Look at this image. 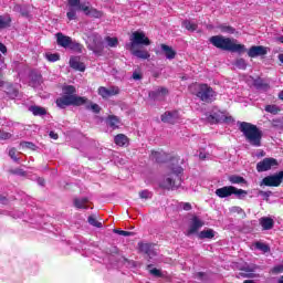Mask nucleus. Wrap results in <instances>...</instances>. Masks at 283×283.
Segmentation results:
<instances>
[{"instance_id":"nucleus-1","label":"nucleus","mask_w":283,"mask_h":283,"mask_svg":"<svg viewBox=\"0 0 283 283\" xmlns=\"http://www.w3.org/2000/svg\"><path fill=\"white\" fill-rule=\"evenodd\" d=\"M176 163H178V158H172V163L168 167V172L160 182V187H163V189H178V187L182 185L184 169Z\"/></svg>"},{"instance_id":"nucleus-2","label":"nucleus","mask_w":283,"mask_h":283,"mask_svg":"<svg viewBox=\"0 0 283 283\" xmlns=\"http://www.w3.org/2000/svg\"><path fill=\"white\" fill-rule=\"evenodd\" d=\"M62 92L64 95L56 99V105L61 109H65V107H70V105L78 107L87 103V97L76 95V87L72 85L63 86Z\"/></svg>"},{"instance_id":"nucleus-3","label":"nucleus","mask_w":283,"mask_h":283,"mask_svg":"<svg viewBox=\"0 0 283 283\" xmlns=\"http://www.w3.org/2000/svg\"><path fill=\"white\" fill-rule=\"evenodd\" d=\"M209 41L214 48L224 50L226 52H237V54H244V52H247V46L238 43V40L235 39L213 35L209 39Z\"/></svg>"},{"instance_id":"nucleus-4","label":"nucleus","mask_w":283,"mask_h":283,"mask_svg":"<svg viewBox=\"0 0 283 283\" xmlns=\"http://www.w3.org/2000/svg\"><path fill=\"white\" fill-rule=\"evenodd\" d=\"M239 129L243 133V136L249 145L252 147L262 146V130H260L258 126L251 123L242 122L240 123Z\"/></svg>"},{"instance_id":"nucleus-5","label":"nucleus","mask_w":283,"mask_h":283,"mask_svg":"<svg viewBox=\"0 0 283 283\" xmlns=\"http://www.w3.org/2000/svg\"><path fill=\"white\" fill-rule=\"evenodd\" d=\"M191 94H195L203 103H213V99L218 94L207 84H192L189 86Z\"/></svg>"},{"instance_id":"nucleus-6","label":"nucleus","mask_w":283,"mask_h":283,"mask_svg":"<svg viewBox=\"0 0 283 283\" xmlns=\"http://www.w3.org/2000/svg\"><path fill=\"white\" fill-rule=\"evenodd\" d=\"M205 119L210 125H216V123H233V117L218 108H213L210 113L206 114Z\"/></svg>"},{"instance_id":"nucleus-7","label":"nucleus","mask_w":283,"mask_h":283,"mask_svg":"<svg viewBox=\"0 0 283 283\" xmlns=\"http://www.w3.org/2000/svg\"><path fill=\"white\" fill-rule=\"evenodd\" d=\"M81 10L82 12H88L90 3H81V0H69V11L66 13L69 21H74L76 19V12Z\"/></svg>"},{"instance_id":"nucleus-8","label":"nucleus","mask_w":283,"mask_h":283,"mask_svg":"<svg viewBox=\"0 0 283 283\" xmlns=\"http://www.w3.org/2000/svg\"><path fill=\"white\" fill-rule=\"evenodd\" d=\"M137 45H151L149 38L143 31H135L130 35V43L126 44L127 50H134Z\"/></svg>"},{"instance_id":"nucleus-9","label":"nucleus","mask_w":283,"mask_h":283,"mask_svg":"<svg viewBox=\"0 0 283 283\" xmlns=\"http://www.w3.org/2000/svg\"><path fill=\"white\" fill-rule=\"evenodd\" d=\"M57 45L65 48L66 50H74L75 52H81L83 46L76 41H72V38L64 35L63 33H56Z\"/></svg>"},{"instance_id":"nucleus-10","label":"nucleus","mask_w":283,"mask_h":283,"mask_svg":"<svg viewBox=\"0 0 283 283\" xmlns=\"http://www.w3.org/2000/svg\"><path fill=\"white\" fill-rule=\"evenodd\" d=\"M88 49L94 52L97 56L103 54V40H101V35L96 33H92L86 41Z\"/></svg>"},{"instance_id":"nucleus-11","label":"nucleus","mask_w":283,"mask_h":283,"mask_svg":"<svg viewBox=\"0 0 283 283\" xmlns=\"http://www.w3.org/2000/svg\"><path fill=\"white\" fill-rule=\"evenodd\" d=\"M282 180L283 170L277 174L264 177L260 182V187H280V185H282Z\"/></svg>"},{"instance_id":"nucleus-12","label":"nucleus","mask_w":283,"mask_h":283,"mask_svg":"<svg viewBox=\"0 0 283 283\" xmlns=\"http://www.w3.org/2000/svg\"><path fill=\"white\" fill-rule=\"evenodd\" d=\"M277 165H280L277 163V159L273 157L264 158L256 164V171H259V174L270 171V169H273V167H277Z\"/></svg>"},{"instance_id":"nucleus-13","label":"nucleus","mask_w":283,"mask_h":283,"mask_svg":"<svg viewBox=\"0 0 283 283\" xmlns=\"http://www.w3.org/2000/svg\"><path fill=\"white\" fill-rule=\"evenodd\" d=\"M202 227H205V221L198 217H192L186 235H196V233L198 234V231H200Z\"/></svg>"},{"instance_id":"nucleus-14","label":"nucleus","mask_w":283,"mask_h":283,"mask_svg":"<svg viewBox=\"0 0 283 283\" xmlns=\"http://www.w3.org/2000/svg\"><path fill=\"white\" fill-rule=\"evenodd\" d=\"M181 118H182V115L178 111H172V112L168 111L161 115L163 123H169L170 125L180 123Z\"/></svg>"},{"instance_id":"nucleus-15","label":"nucleus","mask_w":283,"mask_h":283,"mask_svg":"<svg viewBox=\"0 0 283 283\" xmlns=\"http://www.w3.org/2000/svg\"><path fill=\"white\" fill-rule=\"evenodd\" d=\"M119 93H120V88H118V86H111L108 88L101 86L98 88V94L99 96H102V98H109V96H116Z\"/></svg>"},{"instance_id":"nucleus-16","label":"nucleus","mask_w":283,"mask_h":283,"mask_svg":"<svg viewBox=\"0 0 283 283\" xmlns=\"http://www.w3.org/2000/svg\"><path fill=\"white\" fill-rule=\"evenodd\" d=\"M167 94H169V91L166 87H157L149 93V98L151 101H163Z\"/></svg>"},{"instance_id":"nucleus-17","label":"nucleus","mask_w":283,"mask_h":283,"mask_svg":"<svg viewBox=\"0 0 283 283\" xmlns=\"http://www.w3.org/2000/svg\"><path fill=\"white\" fill-rule=\"evenodd\" d=\"M266 53H268L266 46L254 45L249 49L248 56H250V59H255L256 56H264L266 55Z\"/></svg>"},{"instance_id":"nucleus-18","label":"nucleus","mask_w":283,"mask_h":283,"mask_svg":"<svg viewBox=\"0 0 283 283\" xmlns=\"http://www.w3.org/2000/svg\"><path fill=\"white\" fill-rule=\"evenodd\" d=\"M233 191H235V187L224 186L216 190V196H218V198H229V196H233Z\"/></svg>"},{"instance_id":"nucleus-19","label":"nucleus","mask_w":283,"mask_h":283,"mask_svg":"<svg viewBox=\"0 0 283 283\" xmlns=\"http://www.w3.org/2000/svg\"><path fill=\"white\" fill-rule=\"evenodd\" d=\"M259 223L261 224L263 231H271V229H273L275 221H273L272 218L269 217H262L259 220Z\"/></svg>"},{"instance_id":"nucleus-20","label":"nucleus","mask_w":283,"mask_h":283,"mask_svg":"<svg viewBox=\"0 0 283 283\" xmlns=\"http://www.w3.org/2000/svg\"><path fill=\"white\" fill-rule=\"evenodd\" d=\"M70 66L77 72H83L85 70V64L81 62L80 57L73 56L70 59Z\"/></svg>"},{"instance_id":"nucleus-21","label":"nucleus","mask_w":283,"mask_h":283,"mask_svg":"<svg viewBox=\"0 0 283 283\" xmlns=\"http://www.w3.org/2000/svg\"><path fill=\"white\" fill-rule=\"evenodd\" d=\"M106 125L112 129H118L120 127V118L116 117L115 115H109L106 118Z\"/></svg>"},{"instance_id":"nucleus-22","label":"nucleus","mask_w":283,"mask_h":283,"mask_svg":"<svg viewBox=\"0 0 283 283\" xmlns=\"http://www.w3.org/2000/svg\"><path fill=\"white\" fill-rule=\"evenodd\" d=\"M132 52L133 56H136L137 59L147 60L151 56L146 50H136L135 49H128Z\"/></svg>"},{"instance_id":"nucleus-23","label":"nucleus","mask_w":283,"mask_h":283,"mask_svg":"<svg viewBox=\"0 0 283 283\" xmlns=\"http://www.w3.org/2000/svg\"><path fill=\"white\" fill-rule=\"evenodd\" d=\"M161 50H163L166 59H168L169 61L176 59V51L171 46L161 44Z\"/></svg>"},{"instance_id":"nucleus-24","label":"nucleus","mask_w":283,"mask_h":283,"mask_svg":"<svg viewBox=\"0 0 283 283\" xmlns=\"http://www.w3.org/2000/svg\"><path fill=\"white\" fill-rule=\"evenodd\" d=\"M199 240H211L216 238V232L211 229L202 230L201 232L197 233Z\"/></svg>"},{"instance_id":"nucleus-25","label":"nucleus","mask_w":283,"mask_h":283,"mask_svg":"<svg viewBox=\"0 0 283 283\" xmlns=\"http://www.w3.org/2000/svg\"><path fill=\"white\" fill-rule=\"evenodd\" d=\"M255 269H258V266H255V264H244L240 268V271H244L243 273V277H253V275H251V273H253L255 271Z\"/></svg>"},{"instance_id":"nucleus-26","label":"nucleus","mask_w":283,"mask_h":283,"mask_svg":"<svg viewBox=\"0 0 283 283\" xmlns=\"http://www.w3.org/2000/svg\"><path fill=\"white\" fill-rule=\"evenodd\" d=\"M129 144V139L124 134H119L115 136V145L118 147H125V145Z\"/></svg>"},{"instance_id":"nucleus-27","label":"nucleus","mask_w":283,"mask_h":283,"mask_svg":"<svg viewBox=\"0 0 283 283\" xmlns=\"http://www.w3.org/2000/svg\"><path fill=\"white\" fill-rule=\"evenodd\" d=\"M29 111L33 114V116H45L48 111L41 106H31Z\"/></svg>"},{"instance_id":"nucleus-28","label":"nucleus","mask_w":283,"mask_h":283,"mask_svg":"<svg viewBox=\"0 0 283 283\" xmlns=\"http://www.w3.org/2000/svg\"><path fill=\"white\" fill-rule=\"evenodd\" d=\"M10 23H12V19L10 15H0V30H4V28H10Z\"/></svg>"},{"instance_id":"nucleus-29","label":"nucleus","mask_w":283,"mask_h":283,"mask_svg":"<svg viewBox=\"0 0 283 283\" xmlns=\"http://www.w3.org/2000/svg\"><path fill=\"white\" fill-rule=\"evenodd\" d=\"M13 12H20L22 17H28L30 14V10L25 6L15 4L13 7Z\"/></svg>"},{"instance_id":"nucleus-30","label":"nucleus","mask_w":283,"mask_h":283,"mask_svg":"<svg viewBox=\"0 0 283 283\" xmlns=\"http://www.w3.org/2000/svg\"><path fill=\"white\" fill-rule=\"evenodd\" d=\"M140 250L144 251V253H146L147 255H149V258H154V255H156V252L151 250V244L149 243H143L140 245Z\"/></svg>"},{"instance_id":"nucleus-31","label":"nucleus","mask_w":283,"mask_h":283,"mask_svg":"<svg viewBox=\"0 0 283 283\" xmlns=\"http://www.w3.org/2000/svg\"><path fill=\"white\" fill-rule=\"evenodd\" d=\"M253 247L258 249V251H262V253H269L271 251V248H269V245L264 242L258 241L253 244Z\"/></svg>"},{"instance_id":"nucleus-32","label":"nucleus","mask_w":283,"mask_h":283,"mask_svg":"<svg viewBox=\"0 0 283 283\" xmlns=\"http://www.w3.org/2000/svg\"><path fill=\"white\" fill-rule=\"evenodd\" d=\"M74 207H76V209H87V199H75Z\"/></svg>"},{"instance_id":"nucleus-33","label":"nucleus","mask_w":283,"mask_h":283,"mask_svg":"<svg viewBox=\"0 0 283 283\" xmlns=\"http://www.w3.org/2000/svg\"><path fill=\"white\" fill-rule=\"evenodd\" d=\"M153 160H156V163H165V153L163 151H153L151 153Z\"/></svg>"},{"instance_id":"nucleus-34","label":"nucleus","mask_w":283,"mask_h":283,"mask_svg":"<svg viewBox=\"0 0 283 283\" xmlns=\"http://www.w3.org/2000/svg\"><path fill=\"white\" fill-rule=\"evenodd\" d=\"M184 28L188 30L189 32H196L198 25L189 20H186L182 22Z\"/></svg>"},{"instance_id":"nucleus-35","label":"nucleus","mask_w":283,"mask_h":283,"mask_svg":"<svg viewBox=\"0 0 283 283\" xmlns=\"http://www.w3.org/2000/svg\"><path fill=\"white\" fill-rule=\"evenodd\" d=\"M219 29L221 30V32H223V34H234L235 33V29L233 27H230L227 24H221L219 27Z\"/></svg>"},{"instance_id":"nucleus-36","label":"nucleus","mask_w":283,"mask_h":283,"mask_svg":"<svg viewBox=\"0 0 283 283\" xmlns=\"http://www.w3.org/2000/svg\"><path fill=\"white\" fill-rule=\"evenodd\" d=\"M88 224L92 227H96L97 229H101L103 227V222L97 221L95 216L88 217Z\"/></svg>"},{"instance_id":"nucleus-37","label":"nucleus","mask_w":283,"mask_h":283,"mask_svg":"<svg viewBox=\"0 0 283 283\" xmlns=\"http://www.w3.org/2000/svg\"><path fill=\"white\" fill-rule=\"evenodd\" d=\"M46 61H50V63H56L59 59H61V55L59 53H45Z\"/></svg>"},{"instance_id":"nucleus-38","label":"nucleus","mask_w":283,"mask_h":283,"mask_svg":"<svg viewBox=\"0 0 283 283\" xmlns=\"http://www.w3.org/2000/svg\"><path fill=\"white\" fill-rule=\"evenodd\" d=\"M86 14H90L91 17H94L95 19H101L103 17V12L96 10V9H91L88 6V11L84 12Z\"/></svg>"},{"instance_id":"nucleus-39","label":"nucleus","mask_w":283,"mask_h":283,"mask_svg":"<svg viewBox=\"0 0 283 283\" xmlns=\"http://www.w3.org/2000/svg\"><path fill=\"white\" fill-rule=\"evenodd\" d=\"M84 105H86V109H91L95 114H98V112H101V106H98V104H92L91 102L87 104L86 99V103Z\"/></svg>"},{"instance_id":"nucleus-40","label":"nucleus","mask_w":283,"mask_h":283,"mask_svg":"<svg viewBox=\"0 0 283 283\" xmlns=\"http://www.w3.org/2000/svg\"><path fill=\"white\" fill-rule=\"evenodd\" d=\"M108 48H116L118 45V39L117 38H112V36H107L105 39Z\"/></svg>"},{"instance_id":"nucleus-41","label":"nucleus","mask_w":283,"mask_h":283,"mask_svg":"<svg viewBox=\"0 0 283 283\" xmlns=\"http://www.w3.org/2000/svg\"><path fill=\"white\" fill-rule=\"evenodd\" d=\"M229 180L231 182V185H242V182H244V179L240 176H230Z\"/></svg>"},{"instance_id":"nucleus-42","label":"nucleus","mask_w":283,"mask_h":283,"mask_svg":"<svg viewBox=\"0 0 283 283\" xmlns=\"http://www.w3.org/2000/svg\"><path fill=\"white\" fill-rule=\"evenodd\" d=\"M247 195L248 192L243 189H238L234 187V190H232V196H237V198H244Z\"/></svg>"},{"instance_id":"nucleus-43","label":"nucleus","mask_w":283,"mask_h":283,"mask_svg":"<svg viewBox=\"0 0 283 283\" xmlns=\"http://www.w3.org/2000/svg\"><path fill=\"white\" fill-rule=\"evenodd\" d=\"M20 146L23 148V149H32L34 151V149H36V145H34L33 143H30V142H22L20 144Z\"/></svg>"},{"instance_id":"nucleus-44","label":"nucleus","mask_w":283,"mask_h":283,"mask_svg":"<svg viewBox=\"0 0 283 283\" xmlns=\"http://www.w3.org/2000/svg\"><path fill=\"white\" fill-rule=\"evenodd\" d=\"M271 273L274 275H280V273H283V262L281 264L275 265L272 270Z\"/></svg>"},{"instance_id":"nucleus-45","label":"nucleus","mask_w":283,"mask_h":283,"mask_svg":"<svg viewBox=\"0 0 283 283\" xmlns=\"http://www.w3.org/2000/svg\"><path fill=\"white\" fill-rule=\"evenodd\" d=\"M265 112H269V114H277L280 108L276 105H268L265 106Z\"/></svg>"},{"instance_id":"nucleus-46","label":"nucleus","mask_w":283,"mask_h":283,"mask_svg":"<svg viewBox=\"0 0 283 283\" xmlns=\"http://www.w3.org/2000/svg\"><path fill=\"white\" fill-rule=\"evenodd\" d=\"M235 66L239 67V70H247V61L239 59L235 61Z\"/></svg>"},{"instance_id":"nucleus-47","label":"nucleus","mask_w":283,"mask_h":283,"mask_svg":"<svg viewBox=\"0 0 283 283\" xmlns=\"http://www.w3.org/2000/svg\"><path fill=\"white\" fill-rule=\"evenodd\" d=\"M139 198H142V200H149L151 192L149 190H143L139 192Z\"/></svg>"},{"instance_id":"nucleus-48","label":"nucleus","mask_w":283,"mask_h":283,"mask_svg":"<svg viewBox=\"0 0 283 283\" xmlns=\"http://www.w3.org/2000/svg\"><path fill=\"white\" fill-rule=\"evenodd\" d=\"M114 233H117V235H123L124 238L132 235V232L118 229H115Z\"/></svg>"},{"instance_id":"nucleus-49","label":"nucleus","mask_w":283,"mask_h":283,"mask_svg":"<svg viewBox=\"0 0 283 283\" xmlns=\"http://www.w3.org/2000/svg\"><path fill=\"white\" fill-rule=\"evenodd\" d=\"M10 138H12V134L0 130V140H10Z\"/></svg>"},{"instance_id":"nucleus-50","label":"nucleus","mask_w":283,"mask_h":283,"mask_svg":"<svg viewBox=\"0 0 283 283\" xmlns=\"http://www.w3.org/2000/svg\"><path fill=\"white\" fill-rule=\"evenodd\" d=\"M9 156L12 160H14L15 163L19 161V158H17V149L15 148H11L9 150Z\"/></svg>"},{"instance_id":"nucleus-51","label":"nucleus","mask_w":283,"mask_h":283,"mask_svg":"<svg viewBox=\"0 0 283 283\" xmlns=\"http://www.w3.org/2000/svg\"><path fill=\"white\" fill-rule=\"evenodd\" d=\"M261 196H262V198H265V200H269V198H271V196H273V192H271V191H260L259 192Z\"/></svg>"},{"instance_id":"nucleus-52","label":"nucleus","mask_w":283,"mask_h":283,"mask_svg":"<svg viewBox=\"0 0 283 283\" xmlns=\"http://www.w3.org/2000/svg\"><path fill=\"white\" fill-rule=\"evenodd\" d=\"M150 275H154L155 277H160V270L154 268L149 270Z\"/></svg>"},{"instance_id":"nucleus-53","label":"nucleus","mask_w":283,"mask_h":283,"mask_svg":"<svg viewBox=\"0 0 283 283\" xmlns=\"http://www.w3.org/2000/svg\"><path fill=\"white\" fill-rule=\"evenodd\" d=\"M133 78H134V81H140V78H143V75L138 72H134L133 73Z\"/></svg>"},{"instance_id":"nucleus-54","label":"nucleus","mask_w":283,"mask_h":283,"mask_svg":"<svg viewBox=\"0 0 283 283\" xmlns=\"http://www.w3.org/2000/svg\"><path fill=\"white\" fill-rule=\"evenodd\" d=\"M182 209H184L185 211H191V203H189V202L184 203V205H182Z\"/></svg>"},{"instance_id":"nucleus-55","label":"nucleus","mask_w":283,"mask_h":283,"mask_svg":"<svg viewBox=\"0 0 283 283\" xmlns=\"http://www.w3.org/2000/svg\"><path fill=\"white\" fill-rule=\"evenodd\" d=\"M231 211H232L233 213H242V208H240V207H232V208H231Z\"/></svg>"},{"instance_id":"nucleus-56","label":"nucleus","mask_w":283,"mask_h":283,"mask_svg":"<svg viewBox=\"0 0 283 283\" xmlns=\"http://www.w3.org/2000/svg\"><path fill=\"white\" fill-rule=\"evenodd\" d=\"M0 52H2V54H6V52H8V48H6L4 44L1 42H0Z\"/></svg>"},{"instance_id":"nucleus-57","label":"nucleus","mask_w":283,"mask_h":283,"mask_svg":"<svg viewBox=\"0 0 283 283\" xmlns=\"http://www.w3.org/2000/svg\"><path fill=\"white\" fill-rule=\"evenodd\" d=\"M50 138H53V140H59V134L51 132L50 133Z\"/></svg>"},{"instance_id":"nucleus-58","label":"nucleus","mask_w":283,"mask_h":283,"mask_svg":"<svg viewBox=\"0 0 283 283\" xmlns=\"http://www.w3.org/2000/svg\"><path fill=\"white\" fill-rule=\"evenodd\" d=\"M199 158L200 160H205V158H207V155L205 153H200Z\"/></svg>"},{"instance_id":"nucleus-59","label":"nucleus","mask_w":283,"mask_h":283,"mask_svg":"<svg viewBox=\"0 0 283 283\" xmlns=\"http://www.w3.org/2000/svg\"><path fill=\"white\" fill-rule=\"evenodd\" d=\"M38 182H39V185H41V187H43V185H45V180H43V179H38Z\"/></svg>"},{"instance_id":"nucleus-60","label":"nucleus","mask_w":283,"mask_h":283,"mask_svg":"<svg viewBox=\"0 0 283 283\" xmlns=\"http://www.w3.org/2000/svg\"><path fill=\"white\" fill-rule=\"evenodd\" d=\"M279 61H280L281 63H283V53H282V54H279Z\"/></svg>"},{"instance_id":"nucleus-61","label":"nucleus","mask_w":283,"mask_h":283,"mask_svg":"<svg viewBox=\"0 0 283 283\" xmlns=\"http://www.w3.org/2000/svg\"><path fill=\"white\" fill-rule=\"evenodd\" d=\"M279 98H280L281 101H283V91H282L281 93H279Z\"/></svg>"},{"instance_id":"nucleus-62","label":"nucleus","mask_w":283,"mask_h":283,"mask_svg":"<svg viewBox=\"0 0 283 283\" xmlns=\"http://www.w3.org/2000/svg\"><path fill=\"white\" fill-rule=\"evenodd\" d=\"M276 283H283V275L279 279Z\"/></svg>"},{"instance_id":"nucleus-63","label":"nucleus","mask_w":283,"mask_h":283,"mask_svg":"<svg viewBox=\"0 0 283 283\" xmlns=\"http://www.w3.org/2000/svg\"><path fill=\"white\" fill-rule=\"evenodd\" d=\"M243 283H254L252 280H245Z\"/></svg>"},{"instance_id":"nucleus-64","label":"nucleus","mask_w":283,"mask_h":283,"mask_svg":"<svg viewBox=\"0 0 283 283\" xmlns=\"http://www.w3.org/2000/svg\"><path fill=\"white\" fill-rule=\"evenodd\" d=\"M205 275L202 272L197 273V276L202 277Z\"/></svg>"}]
</instances>
